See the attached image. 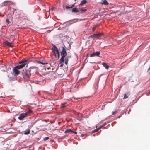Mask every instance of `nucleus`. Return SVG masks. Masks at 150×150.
Instances as JSON below:
<instances>
[{
  "mask_svg": "<svg viewBox=\"0 0 150 150\" xmlns=\"http://www.w3.org/2000/svg\"><path fill=\"white\" fill-rule=\"evenodd\" d=\"M27 60L24 59L19 62L18 64H19L17 66L13 67V70L14 73L15 75H18L20 73L18 70L19 69H22L27 64Z\"/></svg>",
  "mask_w": 150,
  "mask_h": 150,
  "instance_id": "1",
  "label": "nucleus"
},
{
  "mask_svg": "<svg viewBox=\"0 0 150 150\" xmlns=\"http://www.w3.org/2000/svg\"><path fill=\"white\" fill-rule=\"evenodd\" d=\"M62 51L61 52V54L62 57L60 60L59 63L61 64H63L64 61V57L67 55L66 51L65 48L64 47H61Z\"/></svg>",
  "mask_w": 150,
  "mask_h": 150,
  "instance_id": "2",
  "label": "nucleus"
},
{
  "mask_svg": "<svg viewBox=\"0 0 150 150\" xmlns=\"http://www.w3.org/2000/svg\"><path fill=\"white\" fill-rule=\"evenodd\" d=\"M22 73L23 78L26 80L28 79L31 76L30 71L26 69L23 70Z\"/></svg>",
  "mask_w": 150,
  "mask_h": 150,
  "instance_id": "3",
  "label": "nucleus"
},
{
  "mask_svg": "<svg viewBox=\"0 0 150 150\" xmlns=\"http://www.w3.org/2000/svg\"><path fill=\"white\" fill-rule=\"evenodd\" d=\"M52 46L53 48L52 49V52H54V55L56 57L59 58L60 54L58 49L54 45H53Z\"/></svg>",
  "mask_w": 150,
  "mask_h": 150,
  "instance_id": "4",
  "label": "nucleus"
},
{
  "mask_svg": "<svg viewBox=\"0 0 150 150\" xmlns=\"http://www.w3.org/2000/svg\"><path fill=\"white\" fill-rule=\"evenodd\" d=\"M3 45L4 46H7L10 47H13V45L12 43H11L7 40L3 42Z\"/></svg>",
  "mask_w": 150,
  "mask_h": 150,
  "instance_id": "5",
  "label": "nucleus"
},
{
  "mask_svg": "<svg viewBox=\"0 0 150 150\" xmlns=\"http://www.w3.org/2000/svg\"><path fill=\"white\" fill-rule=\"evenodd\" d=\"M103 33H99L92 35H91L90 37L92 38H96L102 36L103 35Z\"/></svg>",
  "mask_w": 150,
  "mask_h": 150,
  "instance_id": "6",
  "label": "nucleus"
},
{
  "mask_svg": "<svg viewBox=\"0 0 150 150\" xmlns=\"http://www.w3.org/2000/svg\"><path fill=\"white\" fill-rule=\"evenodd\" d=\"M27 116L26 113H22L18 117V119L20 120H22L24 118Z\"/></svg>",
  "mask_w": 150,
  "mask_h": 150,
  "instance_id": "7",
  "label": "nucleus"
},
{
  "mask_svg": "<svg viewBox=\"0 0 150 150\" xmlns=\"http://www.w3.org/2000/svg\"><path fill=\"white\" fill-rule=\"evenodd\" d=\"M100 51H97L96 52H93L92 54H91L90 57H94V56H96L98 57L99 56V55L100 54Z\"/></svg>",
  "mask_w": 150,
  "mask_h": 150,
  "instance_id": "8",
  "label": "nucleus"
},
{
  "mask_svg": "<svg viewBox=\"0 0 150 150\" xmlns=\"http://www.w3.org/2000/svg\"><path fill=\"white\" fill-rule=\"evenodd\" d=\"M130 92H128L126 93L124 95V97L123 98V99H125L127 98H128L129 96L130 95Z\"/></svg>",
  "mask_w": 150,
  "mask_h": 150,
  "instance_id": "9",
  "label": "nucleus"
},
{
  "mask_svg": "<svg viewBox=\"0 0 150 150\" xmlns=\"http://www.w3.org/2000/svg\"><path fill=\"white\" fill-rule=\"evenodd\" d=\"M100 3L102 5H107L109 4V3L106 0H102Z\"/></svg>",
  "mask_w": 150,
  "mask_h": 150,
  "instance_id": "10",
  "label": "nucleus"
},
{
  "mask_svg": "<svg viewBox=\"0 0 150 150\" xmlns=\"http://www.w3.org/2000/svg\"><path fill=\"white\" fill-rule=\"evenodd\" d=\"M36 62L39 64H41L42 65L47 64V62L45 61L44 62H41L40 61L36 60Z\"/></svg>",
  "mask_w": 150,
  "mask_h": 150,
  "instance_id": "11",
  "label": "nucleus"
},
{
  "mask_svg": "<svg viewBox=\"0 0 150 150\" xmlns=\"http://www.w3.org/2000/svg\"><path fill=\"white\" fill-rule=\"evenodd\" d=\"M102 65L106 69H108L109 68V66L106 63L103 62L102 63Z\"/></svg>",
  "mask_w": 150,
  "mask_h": 150,
  "instance_id": "12",
  "label": "nucleus"
},
{
  "mask_svg": "<svg viewBox=\"0 0 150 150\" xmlns=\"http://www.w3.org/2000/svg\"><path fill=\"white\" fill-rule=\"evenodd\" d=\"M72 11L73 12L78 13L79 12V11L78 10L77 8L76 7L72 9Z\"/></svg>",
  "mask_w": 150,
  "mask_h": 150,
  "instance_id": "13",
  "label": "nucleus"
},
{
  "mask_svg": "<svg viewBox=\"0 0 150 150\" xmlns=\"http://www.w3.org/2000/svg\"><path fill=\"white\" fill-rule=\"evenodd\" d=\"M66 103H64L62 104L60 107V108L62 109H64L66 108V105H65Z\"/></svg>",
  "mask_w": 150,
  "mask_h": 150,
  "instance_id": "14",
  "label": "nucleus"
},
{
  "mask_svg": "<svg viewBox=\"0 0 150 150\" xmlns=\"http://www.w3.org/2000/svg\"><path fill=\"white\" fill-rule=\"evenodd\" d=\"M73 132V131L72 130L70 129H66L65 132L64 133H67L69 132Z\"/></svg>",
  "mask_w": 150,
  "mask_h": 150,
  "instance_id": "15",
  "label": "nucleus"
},
{
  "mask_svg": "<svg viewBox=\"0 0 150 150\" xmlns=\"http://www.w3.org/2000/svg\"><path fill=\"white\" fill-rule=\"evenodd\" d=\"M87 1L86 0H82L81 3L80 4V5L81 6H82L84 4L86 3H87Z\"/></svg>",
  "mask_w": 150,
  "mask_h": 150,
  "instance_id": "16",
  "label": "nucleus"
},
{
  "mask_svg": "<svg viewBox=\"0 0 150 150\" xmlns=\"http://www.w3.org/2000/svg\"><path fill=\"white\" fill-rule=\"evenodd\" d=\"M9 2L8 1H5L2 4L1 6H4L7 5Z\"/></svg>",
  "mask_w": 150,
  "mask_h": 150,
  "instance_id": "17",
  "label": "nucleus"
},
{
  "mask_svg": "<svg viewBox=\"0 0 150 150\" xmlns=\"http://www.w3.org/2000/svg\"><path fill=\"white\" fill-rule=\"evenodd\" d=\"M65 64L67 65L68 64V58L67 57H65Z\"/></svg>",
  "mask_w": 150,
  "mask_h": 150,
  "instance_id": "18",
  "label": "nucleus"
},
{
  "mask_svg": "<svg viewBox=\"0 0 150 150\" xmlns=\"http://www.w3.org/2000/svg\"><path fill=\"white\" fill-rule=\"evenodd\" d=\"M10 40L11 41H13L15 39V37L13 35H11V36L10 37Z\"/></svg>",
  "mask_w": 150,
  "mask_h": 150,
  "instance_id": "19",
  "label": "nucleus"
},
{
  "mask_svg": "<svg viewBox=\"0 0 150 150\" xmlns=\"http://www.w3.org/2000/svg\"><path fill=\"white\" fill-rule=\"evenodd\" d=\"M32 112V111L30 109H29L25 113H26L27 114V116L28 115V114H30Z\"/></svg>",
  "mask_w": 150,
  "mask_h": 150,
  "instance_id": "20",
  "label": "nucleus"
},
{
  "mask_svg": "<svg viewBox=\"0 0 150 150\" xmlns=\"http://www.w3.org/2000/svg\"><path fill=\"white\" fill-rule=\"evenodd\" d=\"M80 11H81V13H85V12H86L87 11V9H81L80 10Z\"/></svg>",
  "mask_w": 150,
  "mask_h": 150,
  "instance_id": "21",
  "label": "nucleus"
},
{
  "mask_svg": "<svg viewBox=\"0 0 150 150\" xmlns=\"http://www.w3.org/2000/svg\"><path fill=\"white\" fill-rule=\"evenodd\" d=\"M30 133V130H28L25 132H24V134L25 135H28V134H29Z\"/></svg>",
  "mask_w": 150,
  "mask_h": 150,
  "instance_id": "22",
  "label": "nucleus"
},
{
  "mask_svg": "<svg viewBox=\"0 0 150 150\" xmlns=\"http://www.w3.org/2000/svg\"><path fill=\"white\" fill-rule=\"evenodd\" d=\"M99 130V129H96L92 131V133H94L96 132H98Z\"/></svg>",
  "mask_w": 150,
  "mask_h": 150,
  "instance_id": "23",
  "label": "nucleus"
},
{
  "mask_svg": "<svg viewBox=\"0 0 150 150\" xmlns=\"http://www.w3.org/2000/svg\"><path fill=\"white\" fill-rule=\"evenodd\" d=\"M16 13L17 14V15H16L17 16H19L20 15V11H16Z\"/></svg>",
  "mask_w": 150,
  "mask_h": 150,
  "instance_id": "24",
  "label": "nucleus"
},
{
  "mask_svg": "<svg viewBox=\"0 0 150 150\" xmlns=\"http://www.w3.org/2000/svg\"><path fill=\"white\" fill-rule=\"evenodd\" d=\"M49 139V137H45L44 138L43 140L44 141H46V140H48Z\"/></svg>",
  "mask_w": 150,
  "mask_h": 150,
  "instance_id": "25",
  "label": "nucleus"
},
{
  "mask_svg": "<svg viewBox=\"0 0 150 150\" xmlns=\"http://www.w3.org/2000/svg\"><path fill=\"white\" fill-rule=\"evenodd\" d=\"M117 110H116L115 111H113L112 112V115H113L115 114V113H117Z\"/></svg>",
  "mask_w": 150,
  "mask_h": 150,
  "instance_id": "26",
  "label": "nucleus"
},
{
  "mask_svg": "<svg viewBox=\"0 0 150 150\" xmlns=\"http://www.w3.org/2000/svg\"><path fill=\"white\" fill-rule=\"evenodd\" d=\"M66 9H68V8H71V7H69L68 6H66Z\"/></svg>",
  "mask_w": 150,
  "mask_h": 150,
  "instance_id": "27",
  "label": "nucleus"
},
{
  "mask_svg": "<svg viewBox=\"0 0 150 150\" xmlns=\"http://www.w3.org/2000/svg\"><path fill=\"white\" fill-rule=\"evenodd\" d=\"M6 22L8 24H9V21L8 19H6Z\"/></svg>",
  "mask_w": 150,
  "mask_h": 150,
  "instance_id": "28",
  "label": "nucleus"
},
{
  "mask_svg": "<svg viewBox=\"0 0 150 150\" xmlns=\"http://www.w3.org/2000/svg\"><path fill=\"white\" fill-rule=\"evenodd\" d=\"M55 8L54 7H52L50 9V10L53 11L55 10Z\"/></svg>",
  "mask_w": 150,
  "mask_h": 150,
  "instance_id": "29",
  "label": "nucleus"
},
{
  "mask_svg": "<svg viewBox=\"0 0 150 150\" xmlns=\"http://www.w3.org/2000/svg\"><path fill=\"white\" fill-rule=\"evenodd\" d=\"M36 67H30V69L31 70L32 69H33L34 68H35Z\"/></svg>",
  "mask_w": 150,
  "mask_h": 150,
  "instance_id": "30",
  "label": "nucleus"
},
{
  "mask_svg": "<svg viewBox=\"0 0 150 150\" xmlns=\"http://www.w3.org/2000/svg\"><path fill=\"white\" fill-rule=\"evenodd\" d=\"M74 5H75V4H74L73 5H72V6H71V8H73V7H74Z\"/></svg>",
  "mask_w": 150,
  "mask_h": 150,
  "instance_id": "31",
  "label": "nucleus"
},
{
  "mask_svg": "<svg viewBox=\"0 0 150 150\" xmlns=\"http://www.w3.org/2000/svg\"><path fill=\"white\" fill-rule=\"evenodd\" d=\"M103 126H101L99 128H98V129H99V130L101 128H102L103 127Z\"/></svg>",
  "mask_w": 150,
  "mask_h": 150,
  "instance_id": "32",
  "label": "nucleus"
},
{
  "mask_svg": "<svg viewBox=\"0 0 150 150\" xmlns=\"http://www.w3.org/2000/svg\"><path fill=\"white\" fill-rule=\"evenodd\" d=\"M72 132L74 133V134H77V132H75V131H73V132Z\"/></svg>",
  "mask_w": 150,
  "mask_h": 150,
  "instance_id": "33",
  "label": "nucleus"
},
{
  "mask_svg": "<svg viewBox=\"0 0 150 150\" xmlns=\"http://www.w3.org/2000/svg\"><path fill=\"white\" fill-rule=\"evenodd\" d=\"M84 136V135L83 134H82L81 135V137H83Z\"/></svg>",
  "mask_w": 150,
  "mask_h": 150,
  "instance_id": "34",
  "label": "nucleus"
},
{
  "mask_svg": "<svg viewBox=\"0 0 150 150\" xmlns=\"http://www.w3.org/2000/svg\"><path fill=\"white\" fill-rule=\"evenodd\" d=\"M148 71L150 70V66H149V68L148 69Z\"/></svg>",
  "mask_w": 150,
  "mask_h": 150,
  "instance_id": "35",
  "label": "nucleus"
},
{
  "mask_svg": "<svg viewBox=\"0 0 150 150\" xmlns=\"http://www.w3.org/2000/svg\"><path fill=\"white\" fill-rule=\"evenodd\" d=\"M122 115H120L118 117V118H119L121 117Z\"/></svg>",
  "mask_w": 150,
  "mask_h": 150,
  "instance_id": "36",
  "label": "nucleus"
},
{
  "mask_svg": "<svg viewBox=\"0 0 150 150\" xmlns=\"http://www.w3.org/2000/svg\"><path fill=\"white\" fill-rule=\"evenodd\" d=\"M51 31V30H49L47 31V32L48 33H49V32H50Z\"/></svg>",
  "mask_w": 150,
  "mask_h": 150,
  "instance_id": "37",
  "label": "nucleus"
},
{
  "mask_svg": "<svg viewBox=\"0 0 150 150\" xmlns=\"http://www.w3.org/2000/svg\"><path fill=\"white\" fill-rule=\"evenodd\" d=\"M50 68H47V69H49Z\"/></svg>",
  "mask_w": 150,
  "mask_h": 150,
  "instance_id": "38",
  "label": "nucleus"
}]
</instances>
